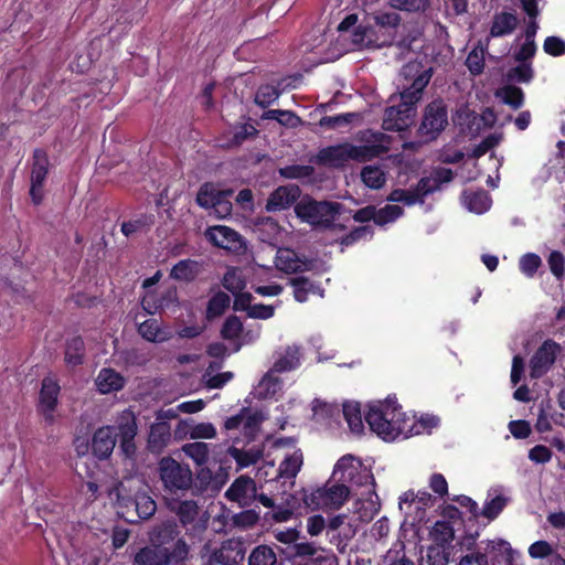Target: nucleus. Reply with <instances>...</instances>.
<instances>
[{
    "instance_id": "f257e3e1",
    "label": "nucleus",
    "mask_w": 565,
    "mask_h": 565,
    "mask_svg": "<svg viewBox=\"0 0 565 565\" xmlns=\"http://www.w3.org/2000/svg\"><path fill=\"white\" fill-rule=\"evenodd\" d=\"M365 420L371 430L384 440H394L399 436L408 438L424 430L429 431L439 424V418L434 415H424L415 423L414 418L403 414L390 398L371 405Z\"/></svg>"
},
{
    "instance_id": "f03ea898",
    "label": "nucleus",
    "mask_w": 565,
    "mask_h": 565,
    "mask_svg": "<svg viewBox=\"0 0 565 565\" xmlns=\"http://www.w3.org/2000/svg\"><path fill=\"white\" fill-rule=\"evenodd\" d=\"M401 77V104L385 109L382 124L385 130L402 131L413 124L414 105L420 99L424 88L431 78V68L422 70L420 63L409 62L403 66Z\"/></svg>"
},
{
    "instance_id": "7ed1b4c3",
    "label": "nucleus",
    "mask_w": 565,
    "mask_h": 565,
    "mask_svg": "<svg viewBox=\"0 0 565 565\" xmlns=\"http://www.w3.org/2000/svg\"><path fill=\"white\" fill-rule=\"evenodd\" d=\"M359 145L343 142L322 148L316 157L318 164L344 167L349 161L366 162L390 150L391 138L380 131L364 130L358 134Z\"/></svg>"
},
{
    "instance_id": "20e7f679",
    "label": "nucleus",
    "mask_w": 565,
    "mask_h": 565,
    "mask_svg": "<svg viewBox=\"0 0 565 565\" xmlns=\"http://www.w3.org/2000/svg\"><path fill=\"white\" fill-rule=\"evenodd\" d=\"M189 555L190 545L183 539H178L172 547L158 546L152 543L150 546L142 547L135 555V565L179 564L186 561Z\"/></svg>"
},
{
    "instance_id": "39448f33",
    "label": "nucleus",
    "mask_w": 565,
    "mask_h": 565,
    "mask_svg": "<svg viewBox=\"0 0 565 565\" xmlns=\"http://www.w3.org/2000/svg\"><path fill=\"white\" fill-rule=\"evenodd\" d=\"M340 211L341 204L338 202L316 201L309 196L295 205V213L302 222L320 227H329Z\"/></svg>"
},
{
    "instance_id": "423d86ee",
    "label": "nucleus",
    "mask_w": 565,
    "mask_h": 565,
    "mask_svg": "<svg viewBox=\"0 0 565 565\" xmlns=\"http://www.w3.org/2000/svg\"><path fill=\"white\" fill-rule=\"evenodd\" d=\"M159 476L168 497L189 490L193 483L191 469L171 457L159 461Z\"/></svg>"
},
{
    "instance_id": "0eeeda50",
    "label": "nucleus",
    "mask_w": 565,
    "mask_h": 565,
    "mask_svg": "<svg viewBox=\"0 0 565 565\" xmlns=\"http://www.w3.org/2000/svg\"><path fill=\"white\" fill-rule=\"evenodd\" d=\"M332 479L348 486L374 487V478L370 469L352 455H345L337 461Z\"/></svg>"
},
{
    "instance_id": "6e6552de",
    "label": "nucleus",
    "mask_w": 565,
    "mask_h": 565,
    "mask_svg": "<svg viewBox=\"0 0 565 565\" xmlns=\"http://www.w3.org/2000/svg\"><path fill=\"white\" fill-rule=\"evenodd\" d=\"M350 494L349 486L328 481L323 487L306 494L303 501L312 510L339 509Z\"/></svg>"
},
{
    "instance_id": "1a4fd4ad",
    "label": "nucleus",
    "mask_w": 565,
    "mask_h": 565,
    "mask_svg": "<svg viewBox=\"0 0 565 565\" xmlns=\"http://www.w3.org/2000/svg\"><path fill=\"white\" fill-rule=\"evenodd\" d=\"M233 191H220L212 183H204L196 195V202L204 209H210L212 214L218 218H225L232 213L230 198Z\"/></svg>"
},
{
    "instance_id": "9d476101",
    "label": "nucleus",
    "mask_w": 565,
    "mask_h": 565,
    "mask_svg": "<svg viewBox=\"0 0 565 565\" xmlns=\"http://www.w3.org/2000/svg\"><path fill=\"white\" fill-rule=\"evenodd\" d=\"M448 124L447 109L443 100H433L425 108L418 132L427 141L434 140Z\"/></svg>"
},
{
    "instance_id": "9b49d317",
    "label": "nucleus",
    "mask_w": 565,
    "mask_h": 565,
    "mask_svg": "<svg viewBox=\"0 0 565 565\" xmlns=\"http://www.w3.org/2000/svg\"><path fill=\"white\" fill-rule=\"evenodd\" d=\"M561 347L553 340H546L535 351L530 361V376L539 379L543 376L555 363Z\"/></svg>"
},
{
    "instance_id": "f8f14e48",
    "label": "nucleus",
    "mask_w": 565,
    "mask_h": 565,
    "mask_svg": "<svg viewBox=\"0 0 565 565\" xmlns=\"http://www.w3.org/2000/svg\"><path fill=\"white\" fill-rule=\"evenodd\" d=\"M167 508L174 513L186 531L196 529L200 509L194 500H180L175 497H164Z\"/></svg>"
},
{
    "instance_id": "ddd939ff",
    "label": "nucleus",
    "mask_w": 565,
    "mask_h": 565,
    "mask_svg": "<svg viewBox=\"0 0 565 565\" xmlns=\"http://www.w3.org/2000/svg\"><path fill=\"white\" fill-rule=\"evenodd\" d=\"M205 237L216 247L238 253L245 248L242 236L234 230L224 226H210L205 231Z\"/></svg>"
},
{
    "instance_id": "4468645a",
    "label": "nucleus",
    "mask_w": 565,
    "mask_h": 565,
    "mask_svg": "<svg viewBox=\"0 0 565 565\" xmlns=\"http://www.w3.org/2000/svg\"><path fill=\"white\" fill-rule=\"evenodd\" d=\"M244 558V547L239 540L224 541L218 548L209 556L205 565H236Z\"/></svg>"
},
{
    "instance_id": "2eb2a0df",
    "label": "nucleus",
    "mask_w": 565,
    "mask_h": 565,
    "mask_svg": "<svg viewBox=\"0 0 565 565\" xmlns=\"http://www.w3.org/2000/svg\"><path fill=\"white\" fill-rule=\"evenodd\" d=\"M179 439H212L216 436V428L211 423H195L193 419H181L174 430Z\"/></svg>"
},
{
    "instance_id": "dca6fc26",
    "label": "nucleus",
    "mask_w": 565,
    "mask_h": 565,
    "mask_svg": "<svg viewBox=\"0 0 565 565\" xmlns=\"http://www.w3.org/2000/svg\"><path fill=\"white\" fill-rule=\"evenodd\" d=\"M225 495L241 507H248L256 499V483L252 478L241 476L226 490Z\"/></svg>"
},
{
    "instance_id": "f3484780",
    "label": "nucleus",
    "mask_w": 565,
    "mask_h": 565,
    "mask_svg": "<svg viewBox=\"0 0 565 565\" xmlns=\"http://www.w3.org/2000/svg\"><path fill=\"white\" fill-rule=\"evenodd\" d=\"M58 392L60 386L53 377L46 376L43 379L40 392V407L45 422L49 424L54 422V409L57 404Z\"/></svg>"
},
{
    "instance_id": "a211bd4d",
    "label": "nucleus",
    "mask_w": 565,
    "mask_h": 565,
    "mask_svg": "<svg viewBox=\"0 0 565 565\" xmlns=\"http://www.w3.org/2000/svg\"><path fill=\"white\" fill-rule=\"evenodd\" d=\"M300 195V190L297 185H284L277 188L268 198L266 210L270 212L281 211L288 209Z\"/></svg>"
},
{
    "instance_id": "6ab92c4d",
    "label": "nucleus",
    "mask_w": 565,
    "mask_h": 565,
    "mask_svg": "<svg viewBox=\"0 0 565 565\" xmlns=\"http://www.w3.org/2000/svg\"><path fill=\"white\" fill-rule=\"evenodd\" d=\"M275 265L278 270L286 274H294L309 269V263L299 257L290 248H279L276 253Z\"/></svg>"
},
{
    "instance_id": "aec40b11",
    "label": "nucleus",
    "mask_w": 565,
    "mask_h": 565,
    "mask_svg": "<svg viewBox=\"0 0 565 565\" xmlns=\"http://www.w3.org/2000/svg\"><path fill=\"white\" fill-rule=\"evenodd\" d=\"M116 429L114 427H102L93 436L92 449L99 459L107 458L116 445Z\"/></svg>"
},
{
    "instance_id": "412c9836",
    "label": "nucleus",
    "mask_w": 565,
    "mask_h": 565,
    "mask_svg": "<svg viewBox=\"0 0 565 565\" xmlns=\"http://www.w3.org/2000/svg\"><path fill=\"white\" fill-rule=\"evenodd\" d=\"M300 347L296 344L288 345L276 352V359L271 369L279 373L292 371L300 365Z\"/></svg>"
},
{
    "instance_id": "4be33fe9",
    "label": "nucleus",
    "mask_w": 565,
    "mask_h": 565,
    "mask_svg": "<svg viewBox=\"0 0 565 565\" xmlns=\"http://www.w3.org/2000/svg\"><path fill=\"white\" fill-rule=\"evenodd\" d=\"M519 24L518 17L512 12H498L493 15L489 35L502 38L512 34Z\"/></svg>"
},
{
    "instance_id": "5701e85b",
    "label": "nucleus",
    "mask_w": 565,
    "mask_h": 565,
    "mask_svg": "<svg viewBox=\"0 0 565 565\" xmlns=\"http://www.w3.org/2000/svg\"><path fill=\"white\" fill-rule=\"evenodd\" d=\"M139 334L150 342L162 343L170 340L173 335L172 331L162 327L161 322L157 319H148L139 324Z\"/></svg>"
},
{
    "instance_id": "b1692460",
    "label": "nucleus",
    "mask_w": 565,
    "mask_h": 565,
    "mask_svg": "<svg viewBox=\"0 0 565 565\" xmlns=\"http://www.w3.org/2000/svg\"><path fill=\"white\" fill-rule=\"evenodd\" d=\"M178 292L175 288H169L162 292L158 299H154L153 295H146L142 299L143 309L150 313H154L159 310H166L177 307Z\"/></svg>"
},
{
    "instance_id": "393cba45",
    "label": "nucleus",
    "mask_w": 565,
    "mask_h": 565,
    "mask_svg": "<svg viewBox=\"0 0 565 565\" xmlns=\"http://www.w3.org/2000/svg\"><path fill=\"white\" fill-rule=\"evenodd\" d=\"M117 498L124 507L134 505L140 519H149L157 510L154 500L146 493H137L134 499H130L122 497L118 491Z\"/></svg>"
},
{
    "instance_id": "a878e982",
    "label": "nucleus",
    "mask_w": 565,
    "mask_h": 565,
    "mask_svg": "<svg viewBox=\"0 0 565 565\" xmlns=\"http://www.w3.org/2000/svg\"><path fill=\"white\" fill-rule=\"evenodd\" d=\"M373 488L374 487L367 488V499H359L354 503V513L358 514L361 522H370L380 511V503Z\"/></svg>"
},
{
    "instance_id": "bb28decb",
    "label": "nucleus",
    "mask_w": 565,
    "mask_h": 565,
    "mask_svg": "<svg viewBox=\"0 0 565 565\" xmlns=\"http://www.w3.org/2000/svg\"><path fill=\"white\" fill-rule=\"evenodd\" d=\"M95 383L102 394H108L121 390L125 385V379L113 369H102Z\"/></svg>"
},
{
    "instance_id": "cd10ccee",
    "label": "nucleus",
    "mask_w": 565,
    "mask_h": 565,
    "mask_svg": "<svg viewBox=\"0 0 565 565\" xmlns=\"http://www.w3.org/2000/svg\"><path fill=\"white\" fill-rule=\"evenodd\" d=\"M171 438V430L169 424L159 422L150 427L148 447L152 452H161L169 444Z\"/></svg>"
},
{
    "instance_id": "c85d7f7f",
    "label": "nucleus",
    "mask_w": 565,
    "mask_h": 565,
    "mask_svg": "<svg viewBox=\"0 0 565 565\" xmlns=\"http://www.w3.org/2000/svg\"><path fill=\"white\" fill-rule=\"evenodd\" d=\"M462 203L470 212L482 214L490 209L492 201L487 191L480 190L476 192H465Z\"/></svg>"
},
{
    "instance_id": "c756f323",
    "label": "nucleus",
    "mask_w": 565,
    "mask_h": 565,
    "mask_svg": "<svg viewBox=\"0 0 565 565\" xmlns=\"http://www.w3.org/2000/svg\"><path fill=\"white\" fill-rule=\"evenodd\" d=\"M179 534L178 525L172 521H168L157 525L151 531L150 541L158 546H167L175 539L178 540Z\"/></svg>"
},
{
    "instance_id": "7c9ffc66",
    "label": "nucleus",
    "mask_w": 565,
    "mask_h": 565,
    "mask_svg": "<svg viewBox=\"0 0 565 565\" xmlns=\"http://www.w3.org/2000/svg\"><path fill=\"white\" fill-rule=\"evenodd\" d=\"M303 463V456L300 449L294 450L291 454L286 455L278 468V477L281 479H294L300 471Z\"/></svg>"
},
{
    "instance_id": "2f4dec72",
    "label": "nucleus",
    "mask_w": 565,
    "mask_h": 565,
    "mask_svg": "<svg viewBox=\"0 0 565 565\" xmlns=\"http://www.w3.org/2000/svg\"><path fill=\"white\" fill-rule=\"evenodd\" d=\"M342 413L350 430L356 435L361 434L363 431L364 425L362 420L360 404L355 402H347L343 404Z\"/></svg>"
},
{
    "instance_id": "473e14b6",
    "label": "nucleus",
    "mask_w": 565,
    "mask_h": 565,
    "mask_svg": "<svg viewBox=\"0 0 565 565\" xmlns=\"http://www.w3.org/2000/svg\"><path fill=\"white\" fill-rule=\"evenodd\" d=\"M200 270L199 263L192 259H183L177 263L170 273L175 280L190 281L193 280Z\"/></svg>"
},
{
    "instance_id": "72a5a7b5",
    "label": "nucleus",
    "mask_w": 565,
    "mask_h": 565,
    "mask_svg": "<svg viewBox=\"0 0 565 565\" xmlns=\"http://www.w3.org/2000/svg\"><path fill=\"white\" fill-rule=\"evenodd\" d=\"M290 285L294 287V297L298 302L308 300L310 294H319L322 296V290L306 277H296L290 279Z\"/></svg>"
},
{
    "instance_id": "f704fd0d",
    "label": "nucleus",
    "mask_w": 565,
    "mask_h": 565,
    "mask_svg": "<svg viewBox=\"0 0 565 565\" xmlns=\"http://www.w3.org/2000/svg\"><path fill=\"white\" fill-rule=\"evenodd\" d=\"M279 372L270 369L260 380L258 384V393L263 397H271L280 392L282 382L279 377Z\"/></svg>"
},
{
    "instance_id": "c9c22d12",
    "label": "nucleus",
    "mask_w": 565,
    "mask_h": 565,
    "mask_svg": "<svg viewBox=\"0 0 565 565\" xmlns=\"http://www.w3.org/2000/svg\"><path fill=\"white\" fill-rule=\"evenodd\" d=\"M363 183L370 189H381L386 182V174L380 166H366L361 171Z\"/></svg>"
},
{
    "instance_id": "e433bc0d",
    "label": "nucleus",
    "mask_w": 565,
    "mask_h": 565,
    "mask_svg": "<svg viewBox=\"0 0 565 565\" xmlns=\"http://www.w3.org/2000/svg\"><path fill=\"white\" fill-rule=\"evenodd\" d=\"M31 183L43 184L47 174L49 160L43 150L36 149L33 154Z\"/></svg>"
},
{
    "instance_id": "4c0bfd02",
    "label": "nucleus",
    "mask_w": 565,
    "mask_h": 565,
    "mask_svg": "<svg viewBox=\"0 0 565 565\" xmlns=\"http://www.w3.org/2000/svg\"><path fill=\"white\" fill-rule=\"evenodd\" d=\"M497 96L502 99V102L514 109H519L522 107L524 103V94L523 90L513 85H505L497 92Z\"/></svg>"
},
{
    "instance_id": "58836bf2",
    "label": "nucleus",
    "mask_w": 565,
    "mask_h": 565,
    "mask_svg": "<svg viewBox=\"0 0 565 565\" xmlns=\"http://www.w3.org/2000/svg\"><path fill=\"white\" fill-rule=\"evenodd\" d=\"M276 553L267 545L256 546L248 557V565H276Z\"/></svg>"
},
{
    "instance_id": "ea45409f",
    "label": "nucleus",
    "mask_w": 565,
    "mask_h": 565,
    "mask_svg": "<svg viewBox=\"0 0 565 565\" xmlns=\"http://www.w3.org/2000/svg\"><path fill=\"white\" fill-rule=\"evenodd\" d=\"M182 451L190 457L196 465L201 466L207 462L210 448L202 441H194L182 446Z\"/></svg>"
},
{
    "instance_id": "a19ab883",
    "label": "nucleus",
    "mask_w": 565,
    "mask_h": 565,
    "mask_svg": "<svg viewBox=\"0 0 565 565\" xmlns=\"http://www.w3.org/2000/svg\"><path fill=\"white\" fill-rule=\"evenodd\" d=\"M84 358V341L81 338L71 339L65 349V362L68 366L82 364Z\"/></svg>"
},
{
    "instance_id": "79ce46f5",
    "label": "nucleus",
    "mask_w": 565,
    "mask_h": 565,
    "mask_svg": "<svg viewBox=\"0 0 565 565\" xmlns=\"http://www.w3.org/2000/svg\"><path fill=\"white\" fill-rule=\"evenodd\" d=\"M220 363H211L203 375V380L209 388H221L223 387L227 382H230L233 379L232 372H223L216 375H213L212 373L214 370L220 369Z\"/></svg>"
},
{
    "instance_id": "37998d69",
    "label": "nucleus",
    "mask_w": 565,
    "mask_h": 565,
    "mask_svg": "<svg viewBox=\"0 0 565 565\" xmlns=\"http://www.w3.org/2000/svg\"><path fill=\"white\" fill-rule=\"evenodd\" d=\"M523 10L530 18V22L525 30V39L534 41L539 25L535 21L537 15L540 14L536 0H520Z\"/></svg>"
},
{
    "instance_id": "c03bdc74",
    "label": "nucleus",
    "mask_w": 565,
    "mask_h": 565,
    "mask_svg": "<svg viewBox=\"0 0 565 565\" xmlns=\"http://www.w3.org/2000/svg\"><path fill=\"white\" fill-rule=\"evenodd\" d=\"M390 6L395 10L420 14L430 7V0H390Z\"/></svg>"
},
{
    "instance_id": "a18cd8bd",
    "label": "nucleus",
    "mask_w": 565,
    "mask_h": 565,
    "mask_svg": "<svg viewBox=\"0 0 565 565\" xmlns=\"http://www.w3.org/2000/svg\"><path fill=\"white\" fill-rule=\"evenodd\" d=\"M223 286L233 295H237L245 288V280L237 268L228 269L223 277Z\"/></svg>"
},
{
    "instance_id": "49530a36",
    "label": "nucleus",
    "mask_w": 565,
    "mask_h": 565,
    "mask_svg": "<svg viewBox=\"0 0 565 565\" xmlns=\"http://www.w3.org/2000/svg\"><path fill=\"white\" fill-rule=\"evenodd\" d=\"M121 439H134L137 434V425L131 412H124L117 427Z\"/></svg>"
},
{
    "instance_id": "de8ad7c7",
    "label": "nucleus",
    "mask_w": 565,
    "mask_h": 565,
    "mask_svg": "<svg viewBox=\"0 0 565 565\" xmlns=\"http://www.w3.org/2000/svg\"><path fill=\"white\" fill-rule=\"evenodd\" d=\"M230 301H231L230 297L224 292H217L216 295H214L210 299L209 305H207V310H206L207 318H215V317H220L221 315H223L225 309L228 307Z\"/></svg>"
},
{
    "instance_id": "09e8293b",
    "label": "nucleus",
    "mask_w": 565,
    "mask_h": 565,
    "mask_svg": "<svg viewBox=\"0 0 565 565\" xmlns=\"http://www.w3.org/2000/svg\"><path fill=\"white\" fill-rule=\"evenodd\" d=\"M520 64L509 70L507 76L510 81L519 83H530L534 72L530 63L519 62Z\"/></svg>"
},
{
    "instance_id": "8fccbe9b",
    "label": "nucleus",
    "mask_w": 565,
    "mask_h": 565,
    "mask_svg": "<svg viewBox=\"0 0 565 565\" xmlns=\"http://www.w3.org/2000/svg\"><path fill=\"white\" fill-rule=\"evenodd\" d=\"M280 96V92L271 85H263L258 88L255 95V103L265 108L277 100Z\"/></svg>"
},
{
    "instance_id": "3c124183",
    "label": "nucleus",
    "mask_w": 565,
    "mask_h": 565,
    "mask_svg": "<svg viewBox=\"0 0 565 565\" xmlns=\"http://www.w3.org/2000/svg\"><path fill=\"white\" fill-rule=\"evenodd\" d=\"M265 119H274L284 126L295 127L299 122V117L290 110L270 109L263 116Z\"/></svg>"
},
{
    "instance_id": "603ef678",
    "label": "nucleus",
    "mask_w": 565,
    "mask_h": 565,
    "mask_svg": "<svg viewBox=\"0 0 565 565\" xmlns=\"http://www.w3.org/2000/svg\"><path fill=\"white\" fill-rule=\"evenodd\" d=\"M541 257L534 253H527L523 255L519 262L520 270L526 277H533L536 274L537 269L541 267Z\"/></svg>"
},
{
    "instance_id": "864d4df0",
    "label": "nucleus",
    "mask_w": 565,
    "mask_h": 565,
    "mask_svg": "<svg viewBox=\"0 0 565 565\" xmlns=\"http://www.w3.org/2000/svg\"><path fill=\"white\" fill-rule=\"evenodd\" d=\"M153 224V216L143 215L137 220L124 222L121 224V232L125 236H131Z\"/></svg>"
},
{
    "instance_id": "5fc2aeb1",
    "label": "nucleus",
    "mask_w": 565,
    "mask_h": 565,
    "mask_svg": "<svg viewBox=\"0 0 565 565\" xmlns=\"http://www.w3.org/2000/svg\"><path fill=\"white\" fill-rule=\"evenodd\" d=\"M547 264L553 276L561 280L565 274V256L558 252L553 250L547 257Z\"/></svg>"
},
{
    "instance_id": "6e6d98bb",
    "label": "nucleus",
    "mask_w": 565,
    "mask_h": 565,
    "mask_svg": "<svg viewBox=\"0 0 565 565\" xmlns=\"http://www.w3.org/2000/svg\"><path fill=\"white\" fill-rule=\"evenodd\" d=\"M373 20L382 29H395L401 23V17L396 12L379 11L373 14Z\"/></svg>"
},
{
    "instance_id": "4d7b16f0",
    "label": "nucleus",
    "mask_w": 565,
    "mask_h": 565,
    "mask_svg": "<svg viewBox=\"0 0 565 565\" xmlns=\"http://www.w3.org/2000/svg\"><path fill=\"white\" fill-rule=\"evenodd\" d=\"M505 499L501 495H497L489 501H486L481 515L488 520H494L505 507Z\"/></svg>"
},
{
    "instance_id": "13d9d810",
    "label": "nucleus",
    "mask_w": 565,
    "mask_h": 565,
    "mask_svg": "<svg viewBox=\"0 0 565 565\" xmlns=\"http://www.w3.org/2000/svg\"><path fill=\"white\" fill-rule=\"evenodd\" d=\"M356 113H347L337 116H326L320 120V125L329 128L350 125L355 118H359Z\"/></svg>"
},
{
    "instance_id": "bf43d9fd",
    "label": "nucleus",
    "mask_w": 565,
    "mask_h": 565,
    "mask_svg": "<svg viewBox=\"0 0 565 565\" xmlns=\"http://www.w3.org/2000/svg\"><path fill=\"white\" fill-rule=\"evenodd\" d=\"M403 214V209L398 205H385L384 207L376 210V224L384 225L390 222H394Z\"/></svg>"
},
{
    "instance_id": "052dcab7",
    "label": "nucleus",
    "mask_w": 565,
    "mask_h": 565,
    "mask_svg": "<svg viewBox=\"0 0 565 565\" xmlns=\"http://www.w3.org/2000/svg\"><path fill=\"white\" fill-rule=\"evenodd\" d=\"M243 332V323L236 316L228 317L222 328V335L225 339H237Z\"/></svg>"
},
{
    "instance_id": "680f3d73",
    "label": "nucleus",
    "mask_w": 565,
    "mask_h": 565,
    "mask_svg": "<svg viewBox=\"0 0 565 565\" xmlns=\"http://www.w3.org/2000/svg\"><path fill=\"white\" fill-rule=\"evenodd\" d=\"M312 412L317 420H323L328 417H332L334 414H339V408L321 399H315L312 402Z\"/></svg>"
},
{
    "instance_id": "e2e57ef3",
    "label": "nucleus",
    "mask_w": 565,
    "mask_h": 565,
    "mask_svg": "<svg viewBox=\"0 0 565 565\" xmlns=\"http://www.w3.org/2000/svg\"><path fill=\"white\" fill-rule=\"evenodd\" d=\"M279 172L287 179H302L311 177L313 168L311 166L294 164L281 168Z\"/></svg>"
},
{
    "instance_id": "0e129e2a",
    "label": "nucleus",
    "mask_w": 565,
    "mask_h": 565,
    "mask_svg": "<svg viewBox=\"0 0 565 565\" xmlns=\"http://www.w3.org/2000/svg\"><path fill=\"white\" fill-rule=\"evenodd\" d=\"M387 200L391 202L404 203L406 205H413V204L419 202V200L417 199V194L414 192V189H412V190H403V189L393 190L390 193Z\"/></svg>"
},
{
    "instance_id": "69168bd1",
    "label": "nucleus",
    "mask_w": 565,
    "mask_h": 565,
    "mask_svg": "<svg viewBox=\"0 0 565 565\" xmlns=\"http://www.w3.org/2000/svg\"><path fill=\"white\" fill-rule=\"evenodd\" d=\"M556 553H553L552 545L546 541H536L529 547V555L532 558H551Z\"/></svg>"
},
{
    "instance_id": "338daca9",
    "label": "nucleus",
    "mask_w": 565,
    "mask_h": 565,
    "mask_svg": "<svg viewBox=\"0 0 565 565\" xmlns=\"http://www.w3.org/2000/svg\"><path fill=\"white\" fill-rule=\"evenodd\" d=\"M439 190L437 185V181L433 179L431 177L422 178L416 188L414 189V192L417 194V199L419 202H423V198Z\"/></svg>"
},
{
    "instance_id": "774afa93",
    "label": "nucleus",
    "mask_w": 565,
    "mask_h": 565,
    "mask_svg": "<svg viewBox=\"0 0 565 565\" xmlns=\"http://www.w3.org/2000/svg\"><path fill=\"white\" fill-rule=\"evenodd\" d=\"M544 51L553 56H561L565 54V42L557 36H548L543 44Z\"/></svg>"
}]
</instances>
